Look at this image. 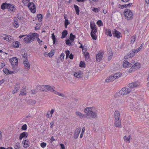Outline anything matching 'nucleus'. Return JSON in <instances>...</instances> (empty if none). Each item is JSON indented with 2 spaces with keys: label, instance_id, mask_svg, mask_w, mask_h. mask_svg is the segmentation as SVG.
<instances>
[{
  "label": "nucleus",
  "instance_id": "1",
  "mask_svg": "<svg viewBox=\"0 0 149 149\" xmlns=\"http://www.w3.org/2000/svg\"><path fill=\"white\" fill-rule=\"evenodd\" d=\"M84 112L86 113V118L88 119L97 118V110L94 107H86L84 109Z\"/></svg>",
  "mask_w": 149,
  "mask_h": 149
},
{
  "label": "nucleus",
  "instance_id": "2",
  "mask_svg": "<svg viewBox=\"0 0 149 149\" xmlns=\"http://www.w3.org/2000/svg\"><path fill=\"white\" fill-rule=\"evenodd\" d=\"M36 38L37 41L40 45H42V41L40 40L39 38V35L37 33H33L31 34L28 35L24 40L26 43H29L34 41Z\"/></svg>",
  "mask_w": 149,
  "mask_h": 149
},
{
  "label": "nucleus",
  "instance_id": "3",
  "mask_svg": "<svg viewBox=\"0 0 149 149\" xmlns=\"http://www.w3.org/2000/svg\"><path fill=\"white\" fill-rule=\"evenodd\" d=\"M132 91V89L129 88L123 87L115 94L114 97H117L122 95H126L130 93Z\"/></svg>",
  "mask_w": 149,
  "mask_h": 149
},
{
  "label": "nucleus",
  "instance_id": "4",
  "mask_svg": "<svg viewBox=\"0 0 149 149\" xmlns=\"http://www.w3.org/2000/svg\"><path fill=\"white\" fill-rule=\"evenodd\" d=\"M124 15L125 18L128 20L132 19L133 18V14L132 11L129 9H126L124 11Z\"/></svg>",
  "mask_w": 149,
  "mask_h": 149
},
{
  "label": "nucleus",
  "instance_id": "5",
  "mask_svg": "<svg viewBox=\"0 0 149 149\" xmlns=\"http://www.w3.org/2000/svg\"><path fill=\"white\" fill-rule=\"evenodd\" d=\"M10 61L12 66L13 69L15 70L17 67L18 58L16 57H13L10 59Z\"/></svg>",
  "mask_w": 149,
  "mask_h": 149
},
{
  "label": "nucleus",
  "instance_id": "6",
  "mask_svg": "<svg viewBox=\"0 0 149 149\" xmlns=\"http://www.w3.org/2000/svg\"><path fill=\"white\" fill-rule=\"evenodd\" d=\"M75 38V36L73 35L72 33H71L69 39H68L66 40V44L70 46L73 45L72 44V42L74 41Z\"/></svg>",
  "mask_w": 149,
  "mask_h": 149
},
{
  "label": "nucleus",
  "instance_id": "7",
  "mask_svg": "<svg viewBox=\"0 0 149 149\" xmlns=\"http://www.w3.org/2000/svg\"><path fill=\"white\" fill-rule=\"evenodd\" d=\"M142 114L144 115L146 118L149 117V107L145 106L143 108L141 109Z\"/></svg>",
  "mask_w": 149,
  "mask_h": 149
},
{
  "label": "nucleus",
  "instance_id": "8",
  "mask_svg": "<svg viewBox=\"0 0 149 149\" xmlns=\"http://www.w3.org/2000/svg\"><path fill=\"white\" fill-rule=\"evenodd\" d=\"M140 83L139 81H137L134 82L130 83L128 85V87L132 89L139 86Z\"/></svg>",
  "mask_w": 149,
  "mask_h": 149
},
{
  "label": "nucleus",
  "instance_id": "9",
  "mask_svg": "<svg viewBox=\"0 0 149 149\" xmlns=\"http://www.w3.org/2000/svg\"><path fill=\"white\" fill-rule=\"evenodd\" d=\"M23 63L24 69L26 71L29 70L30 69V65L28 60L24 61Z\"/></svg>",
  "mask_w": 149,
  "mask_h": 149
},
{
  "label": "nucleus",
  "instance_id": "10",
  "mask_svg": "<svg viewBox=\"0 0 149 149\" xmlns=\"http://www.w3.org/2000/svg\"><path fill=\"white\" fill-rule=\"evenodd\" d=\"M28 6L32 13H34L36 12V8L33 3H30L28 4Z\"/></svg>",
  "mask_w": 149,
  "mask_h": 149
},
{
  "label": "nucleus",
  "instance_id": "11",
  "mask_svg": "<svg viewBox=\"0 0 149 149\" xmlns=\"http://www.w3.org/2000/svg\"><path fill=\"white\" fill-rule=\"evenodd\" d=\"M140 64L138 62L135 63L130 68L129 70L130 72H132V71L134 70L139 69V68Z\"/></svg>",
  "mask_w": 149,
  "mask_h": 149
},
{
  "label": "nucleus",
  "instance_id": "12",
  "mask_svg": "<svg viewBox=\"0 0 149 149\" xmlns=\"http://www.w3.org/2000/svg\"><path fill=\"white\" fill-rule=\"evenodd\" d=\"M7 9L10 13L14 11L16 9L14 5L10 3H8Z\"/></svg>",
  "mask_w": 149,
  "mask_h": 149
},
{
  "label": "nucleus",
  "instance_id": "13",
  "mask_svg": "<svg viewBox=\"0 0 149 149\" xmlns=\"http://www.w3.org/2000/svg\"><path fill=\"white\" fill-rule=\"evenodd\" d=\"M75 113L77 116L81 119L86 118V113L84 114L79 111H76Z\"/></svg>",
  "mask_w": 149,
  "mask_h": 149
},
{
  "label": "nucleus",
  "instance_id": "14",
  "mask_svg": "<svg viewBox=\"0 0 149 149\" xmlns=\"http://www.w3.org/2000/svg\"><path fill=\"white\" fill-rule=\"evenodd\" d=\"M90 27L91 29V32L96 33L97 32V27L94 23H90Z\"/></svg>",
  "mask_w": 149,
  "mask_h": 149
},
{
  "label": "nucleus",
  "instance_id": "15",
  "mask_svg": "<svg viewBox=\"0 0 149 149\" xmlns=\"http://www.w3.org/2000/svg\"><path fill=\"white\" fill-rule=\"evenodd\" d=\"M103 54L102 52H99L96 55V61L97 62H100L102 59Z\"/></svg>",
  "mask_w": 149,
  "mask_h": 149
},
{
  "label": "nucleus",
  "instance_id": "16",
  "mask_svg": "<svg viewBox=\"0 0 149 149\" xmlns=\"http://www.w3.org/2000/svg\"><path fill=\"white\" fill-rule=\"evenodd\" d=\"M81 130V127L78 128L76 129L74 134V138L75 139H77L78 137Z\"/></svg>",
  "mask_w": 149,
  "mask_h": 149
},
{
  "label": "nucleus",
  "instance_id": "17",
  "mask_svg": "<svg viewBox=\"0 0 149 149\" xmlns=\"http://www.w3.org/2000/svg\"><path fill=\"white\" fill-rule=\"evenodd\" d=\"M114 125L116 127H121V125L120 119L115 120Z\"/></svg>",
  "mask_w": 149,
  "mask_h": 149
},
{
  "label": "nucleus",
  "instance_id": "18",
  "mask_svg": "<svg viewBox=\"0 0 149 149\" xmlns=\"http://www.w3.org/2000/svg\"><path fill=\"white\" fill-rule=\"evenodd\" d=\"M114 116L115 120L120 119V115L118 111H115L114 113Z\"/></svg>",
  "mask_w": 149,
  "mask_h": 149
},
{
  "label": "nucleus",
  "instance_id": "19",
  "mask_svg": "<svg viewBox=\"0 0 149 149\" xmlns=\"http://www.w3.org/2000/svg\"><path fill=\"white\" fill-rule=\"evenodd\" d=\"M132 64H131L129 62L125 60L123 62V67H130Z\"/></svg>",
  "mask_w": 149,
  "mask_h": 149
},
{
  "label": "nucleus",
  "instance_id": "20",
  "mask_svg": "<svg viewBox=\"0 0 149 149\" xmlns=\"http://www.w3.org/2000/svg\"><path fill=\"white\" fill-rule=\"evenodd\" d=\"M83 73L80 71L78 72H75L74 74V75L75 77L78 78H81L83 77Z\"/></svg>",
  "mask_w": 149,
  "mask_h": 149
},
{
  "label": "nucleus",
  "instance_id": "21",
  "mask_svg": "<svg viewBox=\"0 0 149 149\" xmlns=\"http://www.w3.org/2000/svg\"><path fill=\"white\" fill-rule=\"evenodd\" d=\"M114 31L115 32H114L113 34V35L114 36L118 38H119L120 37H121V33L120 32L116 30Z\"/></svg>",
  "mask_w": 149,
  "mask_h": 149
},
{
  "label": "nucleus",
  "instance_id": "22",
  "mask_svg": "<svg viewBox=\"0 0 149 149\" xmlns=\"http://www.w3.org/2000/svg\"><path fill=\"white\" fill-rule=\"evenodd\" d=\"M28 135V134L27 132H24L20 134L19 137V139L20 140H22L24 137H27Z\"/></svg>",
  "mask_w": 149,
  "mask_h": 149
},
{
  "label": "nucleus",
  "instance_id": "23",
  "mask_svg": "<svg viewBox=\"0 0 149 149\" xmlns=\"http://www.w3.org/2000/svg\"><path fill=\"white\" fill-rule=\"evenodd\" d=\"M55 111V110L54 109H52L51 110L50 113V114H49V111H48L46 114V116L47 118H51L52 116V114Z\"/></svg>",
  "mask_w": 149,
  "mask_h": 149
},
{
  "label": "nucleus",
  "instance_id": "24",
  "mask_svg": "<svg viewBox=\"0 0 149 149\" xmlns=\"http://www.w3.org/2000/svg\"><path fill=\"white\" fill-rule=\"evenodd\" d=\"M135 54H134V52L132 50L130 54H127L126 56H124V58L125 59H127L128 58L133 57Z\"/></svg>",
  "mask_w": 149,
  "mask_h": 149
},
{
  "label": "nucleus",
  "instance_id": "25",
  "mask_svg": "<svg viewBox=\"0 0 149 149\" xmlns=\"http://www.w3.org/2000/svg\"><path fill=\"white\" fill-rule=\"evenodd\" d=\"M124 103L123 100H118L116 101V105L118 106H120L123 105Z\"/></svg>",
  "mask_w": 149,
  "mask_h": 149
},
{
  "label": "nucleus",
  "instance_id": "26",
  "mask_svg": "<svg viewBox=\"0 0 149 149\" xmlns=\"http://www.w3.org/2000/svg\"><path fill=\"white\" fill-rule=\"evenodd\" d=\"M122 74L121 73L119 72L115 74H112L113 76V78L114 79H116L120 77L122 75Z\"/></svg>",
  "mask_w": 149,
  "mask_h": 149
},
{
  "label": "nucleus",
  "instance_id": "27",
  "mask_svg": "<svg viewBox=\"0 0 149 149\" xmlns=\"http://www.w3.org/2000/svg\"><path fill=\"white\" fill-rule=\"evenodd\" d=\"M113 77V76L112 74L107 78L105 80V81L106 82H109L110 81H113L114 80Z\"/></svg>",
  "mask_w": 149,
  "mask_h": 149
},
{
  "label": "nucleus",
  "instance_id": "28",
  "mask_svg": "<svg viewBox=\"0 0 149 149\" xmlns=\"http://www.w3.org/2000/svg\"><path fill=\"white\" fill-rule=\"evenodd\" d=\"M46 89L49 91H50L54 93V91H56L54 90L53 88H52L51 86L47 85L45 86Z\"/></svg>",
  "mask_w": 149,
  "mask_h": 149
},
{
  "label": "nucleus",
  "instance_id": "29",
  "mask_svg": "<svg viewBox=\"0 0 149 149\" xmlns=\"http://www.w3.org/2000/svg\"><path fill=\"white\" fill-rule=\"evenodd\" d=\"M84 56L86 61H88L90 60L89 53L88 52H85L84 53Z\"/></svg>",
  "mask_w": 149,
  "mask_h": 149
},
{
  "label": "nucleus",
  "instance_id": "30",
  "mask_svg": "<svg viewBox=\"0 0 149 149\" xmlns=\"http://www.w3.org/2000/svg\"><path fill=\"white\" fill-rule=\"evenodd\" d=\"M23 143L24 144V148H26L29 146V142L28 140H24L23 141Z\"/></svg>",
  "mask_w": 149,
  "mask_h": 149
},
{
  "label": "nucleus",
  "instance_id": "31",
  "mask_svg": "<svg viewBox=\"0 0 149 149\" xmlns=\"http://www.w3.org/2000/svg\"><path fill=\"white\" fill-rule=\"evenodd\" d=\"M8 5V3L5 2L2 3L1 6V8L2 10H4L7 9Z\"/></svg>",
  "mask_w": 149,
  "mask_h": 149
},
{
  "label": "nucleus",
  "instance_id": "32",
  "mask_svg": "<svg viewBox=\"0 0 149 149\" xmlns=\"http://www.w3.org/2000/svg\"><path fill=\"white\" fill-rule=\"evenodd\" d=\"M123 139L124 141L126 142L130 143V136L128 137H127L125 136L123 137Z\"/></svg>",
  "mask_w": 149,
  "mask_h": 149
},
{
  "label": "nucleus",
  "instance_id": "33",
  "mask_svg": "<svg viewBox=\"0 0 149 149\" xmlns=\"http://www.w3.org/2000/svg\"><path fill=\"white\" fill-rule=\"evenodd\" d=\"M19 42L18 41H16L15 42H13L12 44V46L16 48H18L19 47Z\"/></svg>",
  "mask_w": 149,
  "mask_h": 149
},
{
  "label": "nucleus",
  "instance_id": "34",
  "mask_svg": "<svg viewBox=\"0 0 149 149\" xmlns=\"http://www.w3.org/2000/svg\"><path fill=\"white\" fill-rule=\"evenodd\" d=\"M68 34V32L67 30H64L62 33V36L61 37V38H63L66 37Z\"/></svg>",
  "mask_w": 149,
  "mask_h": 149
},
{
  "label": "nucleus",
  "instance_id": "35",
  "mask_svg": "<svg viewBox=\"0 0 149 149\" xmlns=\"http://www.w3.org/2000/svg\"><path fill=\"white\" fill-rule=\"evenodd\" d=\"M105 33L107 36H109L110 37L112 36V34L110 29H106L105 30Z\"/></svg>",
  "mask_w": 149,
  "mask_h": 149
},
{
  "label": "nucleus",
  "instance_id": "36",
  "mask_svg": "<svg viewBox=\"0 0 149 149\" xmlns=\"http://www.w3.org/2000/svg\"><path fill=\"white\" fill-rule=\"evenodd\" d=\"M74 7L75 9L76 14L79 15V7L77 5L75 4L74 5Z\"/></svg>",
  "mask_w": 149,
  "mask_h": 149
},
{
  "label": "nucleus",
  "instance_id": "37",
  "mask_svg": "<svg viewBox=\"0 0 149 149\" xmlns=\"http://www.w3.org/2000/svg\"><path fill=\"white\" fill-rule=\"evenodd\" d=\"M12 37L10 35H8L6 34V36L4 40L8 41H10L12 39Z\"/></svg>",
  "mask_w": 149,
  "mask_h": 149
},
{
  "label": "nucleus",
  "instance_id": "38",
  "mask_svg": "<svg viewBox=\"0 0 149 149\" xmlns=\"http://www.w3.org/2000/svg\"><path fill=\"white\" fill-rule=\"evenodd\" d=\"M19 86L18 85H16L15 86L14 89L13 91V94H14L15 93H17L18 90V89H19Z\"/></svg>",
  "mask_w": 149,
  "mask_h": 149
},
{
  "label": "nucleus",
  "instance_id": "39",
  "mask_svg": "<svg viewBox=\"0 0 149 149\" xmlns=\"http://www.w3.org/2000/svg\"><path fill=\"white\" fill-rule=\"evenodd\" d=\"M91 35L93 39L96 40L97 39V35L96 34V33H92V32H91Z\"/></svg>",
  "mask_w": 149,
  "mask_h": 149
},
{
  "label": "nucleus",
  "instance_id": "40",
  "mask_svg": "<svg viewBox=\"0 0 149 149\" xmlns=\"http://www.w3.org/2000/svg\"><path fill=\"white\" fill-rule=\"evenodd\" d=\"M22 56L23 58V61H24L28 60L27 55L26 53H24V54L22 55Z\"/></svg>",
  "mask_w": 149,
  "mask_h": 149
},
{
  "label": "nucleus",
  "instance_id": "41",
  "mask_svg": "<svg viewBox=\"0 0 149 149\" xmlns=\"http://www.w3.org/2000/svg\"><path fill=\"white\" fill-rule=\"evenodd\" d=\"M54 94L57 95H58L59 96L62 97H65V95L64 94L61 93H60L56 91H54Z\"/></svg>",
  "mask_w": 149,
  "mask_h": 149
},
{
  "label": "nucleus",
  "instance_id": "42",
  "mask_svg": "<svg viewBox=\"0 0 149 149\" xmlns=\"http://www.w3.org/2000/svg\"><path fill=\"white\" fill-rule=\"evenodd\" d=\"M37 17L38 18V20L41 22L42 19V15L40 14H38L37 15Z\"/></svg>",
  "mask_w": 149,
  "mask_h": 149
},
{
  "label": "nucleus",
  "instance_id": "43",
  "mask_svg": "<svg viewBox=\"0 0 149 149\" xmlns=\"http://www.w3.org/2000/svg\"><path fill=\"white\" fill-rule=\"evenodd\" d=\"M79 66L81 67L85 68L86 66L85 62L84 61H81L80 63Z\"/></svg>",
  "mask_w": 149,
  "mask_h": 149
},
{
  "label": "nucleus",
  "instance_id": "44",
  "mask_svg": "<svg viewBox=\"0 0 149 149\" xmlns=\"http://www.w3.org/2000/svg\"><path fill=\"white\" fill-rule=\"evenodd\" d=\"M97 24L99 26H102L103 25V24L101 20H99L97 22Z\"/></svg>",
  "mask_w": 149,
  "mask_h": 149
},
{
  "label": "nucleus",
  "instance_id": "45",
  "mask_svg": "<svg viewBox=\"0 0 149 149\" xmlns=\"http://www.w3.org/2000/svg\"><path fill=\"white\" fill-rule=\"evenodd\" d=\"M70 24V22L68 21V19H66L65 20V26L66 28L67 27V25L69 24Z\"/></svg>",
  "mask_w": 149,
  "mask_h": 149
},
{
  "label": "nucleus",
  "instance_id": "46",
  "mask_svg": "<svg viewBox=\"0 0 149 149\" xmlns=\"http://www.w3.org/2000/svg\"><path fill=\"white\" fill-rule=\"evenodd\" d=\"M36 103V101L34 100H30L29 101V103L31 104H34Z\"/></svg>",
  "mask_w": 149,
  "mask_h": 149
},
{
  "label": "nucleus",
  "instance_id": "47",
  "mask_svg": "<svg viewBox=\"0 0 149 149\" xmlns=\"http://www.w3.org/2000/svg\"><path fill=\"white\" fill-rule=\"evenodd\" d=\"M135 37L134 36H133L131 38V43L133 44L135 40Z\"/></svg>",
  "mask_w": 149,
  "mask_h": 149
},
{
  "label": "nucleus",
  "instance_id": "48",
  "mask_svg": "<svg viewBox=\"0 0 149 149\" xmlns=\"http://www.w3.org/2000/svg\"><path fill=\"white\" fill-rule=\"evenodd\" d=\"M100 8H93V9H92L93 11L95 13H97L99 11Z\"/></svg>",
  "mask_w": 149,
  "mask_h": 149
},
{
  "label": "nucleus",
  "instance_id": "49",
  "mask_svg": "<svg viewBox=\"0 0 149 149\" xmlns=\"http://www.w3.org/2000/svg\"><path fill=\"white\" fill-rule=\"evenodd\" d=\"M52 37L53 41V44H54L56 41V38L55 36L54 35V33L52 34Z\"/></svg>",
  "mask_w": 149,
  "mask_h": 149
},
{
  "label": "nucleus",
  "instance_id": "50",
  "mask_svg": "<svg viewBox=\"0 0 149 149\" xmlns=\"http://www.w3.org/2000/svg\"><path fill=\"white\" fill-rule=\"evenodd\" d=\"M14 148L15 149H19V143H16Z\"/></svg>",
  "mask_w": 149,
  "mask_h": 149
},
{
  "label": "nucleus",
  "instance_id": "51",
  "mask_svg": "<svg viewBox=\"0 0 149 149\" xmlns=\"http://www.w3.org/2000/svg\"><path fill=\"white\" fill-rule=\"evenodd\" d=\"M54 55V53L52 51H51L48 53V55L50 57H52Z\"/></svg>",
  "mask_w": 149,
  "mask_h": 149
},
{
  "label": "nucleus",
  "instance_id": "52",
  "mask_svg": "<svg viewBox=\"0 0 149 149\" xmlns=\"http://www.w3.org/2000/svg\"><path fill=\"white\" fill-rule=\"evenodd\" d=\"M140 47L138 48L137 49H133L132 50L134 52V54H135V53H138V52H139L140 51Z\"/></svg>",
  "mask_w": 149,
  "mask_h": 149
},
{
  "label": "nucleus",
  "instance_id": "53",
  "mask_svg": "<svg viewBox=\"0 0 149 149\" xmlns=\"http://www.w3.org/2000/svg\"><path fill=\"white\" fill-rule=\"evenodd\" d=\"M47 144L46 143L42 142L40 144V146L42 148H44L46 146Z\"/></svg>",
  "mask_w": 149,
  "mask_h": 149
},
{
  "label": "nucleus",
  "instance_id": "54",
  "mask_svg": "<svg viewBox=\"0 0 149 149\" xmlns=\"http://www.w3.org/2000/svg\"><path fill=\"white\" fill-rule=\"evenodd\" d=\"M65 56V54L64 53H62L61 54L60 56V59L62 61H63V60L64 59V57Z\"/></svg>",
  "mask_w": 149,
  "mask_h": 149
},
{
  "label": "nucleus",
  "instance_id": "55",
  "mask_svg": "<svg viewBox=\"0 0 149 149\" xmlns=\"http://www.w3.org/2000/svg\"><path fill=\"white\" fill-rule=\"evenodd\" d=\"M13 26L16 28H17L19 27V24L18 22L13 23Z\"/></svg>",
  "mask_w": 149,
  "mask_h": 149
},
{
  "label": "nucleus",
  "instance_id": "56",
  "mask_svg": "<svg viewBox=\"0 0 149 149\" xmlns=\"http://www.w3.org/2000/svg\"><path fill=\"white\" fill-rule=\"evenodd\" d=\"M4 72L6 74H8L9 70L6 69V68H4L3 70Z\"/></svg>",
  "mask_w": 149,
  "mask_h": 149
},
{
  "label": "nucleus",
  "instance_id": "57",
  "mask_svg": "<svg viewBox=\"0 0 149 149\" xmlns=\"http://www.w3.org/2000/svg\"><path fill=\"white\" fill-rule=\"evenodd\" d=\"M27 129V125L26 124L23 125L22 127V129L23 130H25Z\"/></svg>",
  "mask_w": 149,
  "mask_h": 149
},
{
  "label": "nucleus",
  "instance_id": "58",
  "mask_svg": "<svg viewBox=\"0 0 149 149\" xmlns=\"http://www.w3.org/2000/svg\"><path fill=\"white\" fill-rule=\"evenodd\" d=\"M6 36V34H1L0 35V37L3 39L4 40Z\"/></svg>",
  "mask_w": 149,
  "mask_h": 149
},
{
  "label": "nucleus",
  "instance_id": "59",
  "mask_svg": "<svg viewBox=\"0 0 149 149\" xmlns=\"http://www.w3.org/2000/svg\"><path fill=\"white\" fill-rule=\"evenodd\" d=\"M29 1V0H23L22 2L24 5H26Z\"/></svg>",
  "mask_w": 149,
  "mask_h": 149
},
{
  "label": "nucleus",
  "instance_id": "60",
  "mask_svg": "<svg viewBox=\"0 0 149 149\" xmlns=\"http://www.w3.org/2000/svg\"><path fill=\"white\" fill-rule=\"evenodd\" d=\"M66 58H68L70 54V51L69 50H67L65 52Z\"/></svg>",
  "mask_w": 149,
  "mask_h": 149
},
{
  "label": "nucleus",
  "instance_id": "61",
  "mask_svg": "<svg viewBox=\"0 0 149 149\" xmlns=\"http://www.w3.org/2000/svg\"><path fill=\"white\" fill-rule=\"evenodd\" d=\"M25 94V90H24V91L23 90V91H21L19 95H23L24 94Z\"/></svg>",
  "mask_w": 149,
  "mask_h": 149
},
{
  "label": "nucleus",
  "instance_id": "62",
  "mask_svg": "<svg viewBox=\"0 0 149 149\" xmlns=\"http://www.w3.org/2000/svg\"><path fill=\"white\" fill-rule=\"evenodd\" d=\"M60 146L61 147V149H65V147L64 144H60Z\"/></svg>",
  "mask_w": 149,
  "mask_h": 149
},
{
  "label": "nucleus",
  "instance_id": "63",
  "mask_svg": "<svg viewBox=\"0 0 149 149\" xmlns=\"http://www.w3.org/2000/svg\"><path fill=\"white\" fill-rule=\"evenodd\" d=\"M0 149H13L12 147H8L7 148L3 147H0Z\"/></svg>",
  "mask_w": 149,
  "mask_h": 149
},
{
  "label": "nucleus",
  "instance_id": "64",
  "mask_svg": "<svg viewBox=\"0 0 149 149\" xmlns=\"http://www.w3.org/2000/svg\"><path fill=\"white\" fill-rule=\"evenodd\" d=\"M69 57L70 59H72L73 58V56L72 54H71Z\"/></svg>",
  "mask_w": 149,
  "mask_h": 149
}]
</instances>
